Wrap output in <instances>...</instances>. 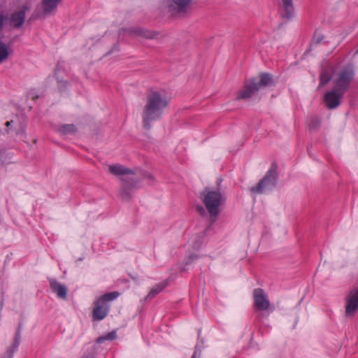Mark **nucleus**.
<instances>
[{
    "label": "nucleus",
    "instance_id": "nucleus-1",
    "mask_svg": "<svg viewBox=\"0 0 358 358\" xmlns=\"http://www.w3.org/2000/svg\"><path fill=\"white\" fill-rule=\"evenodd\" d=\"M170 97L164 90H151L146 95L145 104L142 111L143 127L146 130L152 128V122L161 119L170 103Z\"/></svg>",
    "mask_w": 358,
    "mask_h": 358
},
{
    "label": "nucleus",
    "instance_id": "nucleus-2",
    "mask_svg": "<svg viewBox=\"0 0 358 358\" xmlns=\"http://www.w3.org/2000/svg\"><path fill=\"white\" fill-rule=\"evenodd\" d=\"M201 198L212 221L215 222L217 216L220 214V206L225 201L224 195L218 189L206 188L201 194Z\"/></svg>",
    "mask_w": 358,
    "mask_h": 358
},
{
    "label": "nucleus",
    "instance_id": "nucleus-3",
    "mask_svg": "<svg viewBox=\"0 0 358 358\" xmlns=\"http://www.w3.org/2000/svg\"><path fill=\"white\" fill-rule=\"evenodd\" d=\"M271 82V76L267 73H261L258 76L245 80L243 88L239 91L237 99L250 98L255 92L268 86Z\"/></svg>",
    "mask_w": 358,
    "mask_h": 358
},
{
    "label": "nucleus",
    "instance_id": "nucleus-4",
    "mask_svg": "<svg viewBox=\"0 0 358 358\" xmlns=\"http://www.w3.org/2000/svg\"><path fill=\"white\" fill-rule=\"evenodd\" d=\"M354 78V69L350 65L339 70L334 77V87L336 90L345 93Z\"/></svg>",
    "mask_w": 358,
    "mask_h": 358
},
{
    "label": "nucleus",
    "instance_id": "nucleus-5",
    "mask_svg": "<svg viewBox=\"0 0 358 358\" xmlns=\"http://www.w3.org/2000/svg\"><path fill=\"white\" fill-rule=\"evenodd\" d=\"M109 171L113 175L123 176L122 180L124 181V184L121 192V196L124 200H128L130 198V194L129 192L130 189V185L127 181L129 180L133 181L134 180V175L133 172L130 169L119 164L110 166Z\"/></svg>",
    "mask_w": 358,
    "mask_h": 358
},
{
    "label": "nucleus",
    "instance_id": "nucleus-6",
    "mask_svg": "<svg viewBox=\"0 0 358 358\" xmlns=\"http://www.w3.org/2000/svg\"><path fill=\"white\" fill-rule=\"evenodd\" d=\"M118 296V292H110L104 294L94 302L93 310V320H101L106 317L108 313L109 306L108 303Z\"/></svg>",
    "mask_w": 358,
    "mask_h": 358
},
{
    "label": "nucleus",
    "instance_id": "nucleus-7",
    "mask_svg": "<svg viewBox=\"0 0 358 358\" xmlns=\"http://www.w3.org/2000/svg\"><path fill=\"white\" fill-rule=\"evenodd\" d=\"M277 182L276 167L272 166L266 175L256 187L251 188V192L257 194H262L273 187Z\"/></svg>",
    "mask_w": 358,
    "mask_h": 358
},
{
    "label": "nucleus",
    "instance_id": "nucleus-8",
    "mask_svg": "<svg viewBox=\"0 0 358 358\" xmlns=\"http://www.w3.org/2000/svg\"><path fill=\"white\" fill-rule=\"evenodd\" d=\"M343 95L344 93L336 90L334 88L327 92L324 95V101L326 106L329 109H334L337 108L341 104V100Z\"/></svg>",
    "mask_w": 358,
    "mask_h": 358
},
{
    "label": "nucleus",
    "instance_id": "nucleus-9",
    "mask_svg": "<svg viewBox=\"0 0 358 358\" xmlns=\"http://www.w3.org/2000/svg\"><path fill=\"white\" fill-rule=\"evenodd\" d=\"M358 310V292H349L345 297V315L352 317Z\"/></svg>",
    "mask_w": 358,
    "mask_h": 358
},
{
    "label": "nucleus",
    "instance_id": "nucleus-10",
    "mask_svg": "<svg viewBox=\"0 0 358 358\" xmlns=\"http://www.w3.org/2000/svg\"><path fill=\"white\" fill-rule=\"evenodd\" d=\"M293 0H281V15L283 18L290 19L294 16Z\"/></svg>",
    "mask_w": 358,
    "mask_h": 358
},
{
    "label": "nucleus",
    "instance_id": "nucleus-11",
    "mask_svg": "<svg viewBox=\"0 0 358 358\" xmlns=\"http://www.w3.org/2000/svg\"><path fill=\"white\" fill-rule=\"evenodd\" d=\"M255 305L257 309L259 310H268L270 306V303L267 299V297L263 292H259L255 294Z\"/></svg>",
    "mask_w": 358,
    "mask_h": 358
},
{
    "label": "nucleus",
    "instance_id": "nucleus-12",
    "mask_svg": "<svg viewBox=\"0 0 358 358\" xmlns=\"http://www.w3.org/2000/svg\"><path fill=\"white\" fill-rule=\"evenodd\" d=\"M62 0H43V14L45 15H52L56 12L57 6Z\"/></svg>",
    "mask_w": 358,
    "mask_h": 358
},
{
    "label": "nucleus",
    "instance_id": "nucleus-13",
    "mask_svg": "<svg viewBox=\"0 0 358 358\" xmlns=\"http://www.w3.org/2000/svg\"><path fill=\"white\" fill-rule=\"evenodd\" d=\"M334 72V67L331 65L324 66L320 73V86L327 85L332 78Z\"/></svg>",
    "mask_w": 358,
    "mask_h": 358
},
{
    "label": "nucleus",
    "instance_id": "nucleus-14",
    "mask_svg": "<svg viewBox=\"0 0 358 358\" xmlns=\"http://www.w3.org/2000/svg\"><path fill=\"white\" fill-rule=\"evenodd\" d=\"M27 8H24L18 12L14 13L10 17V24L16 28L20 27L25 19V11Z\"/></svg>",
    "mask_w": 358,
    "mask_h": 358
},
{
    "label": "nucleus",
    "instance_id": "nucleus-15",
    "mask_svg": "<svg viewBox=\"0 0 358 358\" xmlns=\"http://www.w3.org/2000/svg\"><path fill=\"white\" fill-rule=\"evenodd\" d=\"M193 0H172L171 8L178 13H185Z\"/></svg>",
    "mask_w": 358,
    "mask_h": 358
},
{
    "label": "nucleus",
    "instance_id": "nucleus-16",
    "mask_svg": "<svg viewBox=\"0 0 358 358\" xmlns=\"http://www.w3.org/2000/svg\"><path fill=\"white\" fill-rule=\"evenodd\" d=\"M10 52L9 47L5 43L0 41V64L7 60Z\"/></svg>",
    "mask_w": 358,
    "mask_h": 358
},
{
    "label": "nucleus",
    "instance_id": "nucleus-17",
    "mask_svg": "<svg viewBox=\"0 0 358 358\" xmlns=\"http://www.w3.org/2000/svg\"><path fill=\"white\" fill-rule=\"evenodd\" d=\"M130 31H131V34H135L136 36H143L146 38H152V35L151 34V33H150L147 30H144L142 29H138V28L134 29H131Z\"/></svg>",
    "mask_w": 358,
    "mask_h": 358
},
{
    "label": "nucleus",
    "instance_id": "nucleus-18",
    "mask_svg": "<svg viewBox=\"0 0 358 358\" xmlns=\"http://www.w3.org/2000/svg\"><path fill=\"white\" fill-rule=\"evenodd\" d=\"M117 338V333L115 331H113L107 334L101 336L97 338V342L101 343L105 341H113Z\"/></svg>",
    "mask_w": 358,
    "mask_h": 358
},
{
    "label": "nucleus",
    "instance_id": "nucleus-19",
    "mask_svg": "<svg viewBox=\"0 0 358 358\" xmlns=\"http://www.w3.org/2000/svg\"><path fill=\"white\" fill-rule=\"evenodd\" d=\"M50 287L53 291H66V289L64 285L59 283L55 280L50 281Z\"/></svg>",
    "mask_w": 358,
    "mask_h": 358
},
{
    "label": "nucleus",
    "instance_id": "nucleus-20",
    "mask_svg": "<svg viewBox=\"0 0 358 358\" xmlns=\"http://www.w3.org/2000/svg\"><path fill=\"white\" fill-rule=\"evenodd\" d=\"M60 131L63 134L74 133L76 129L73 124H64L61 127Z\"/></svg>",
    "mask_w": 358,
    "mask_h": 358
},
{
    "label": "nucleus",
    "instance_id": "nucleus-21",
    "mask_svg": "<svg viewBox=\"0 0 358 358\" xmlns=\"http://www.w3.org/2000/svg\"><path fill=\"white\" fill-rule=\"evenodd\" d=\"M199 257L198 255L192 254L190 255L187 260L186 265L190 264L192 262H193L194 259H197Z\"/></svg>",
    "mask_w": 358,
    "mask_h": 358
},
{
    "label": "nucleus",
    "instance_id": "nucleus-22",
    "mask_svg": "<svg viewBox=\"0 0 358 358\" xmlns=\"http://www.w3.org/2000/svg\"><path fill=\"white\" fill-rule=\"evenodd\" d=\"M167 285H168V281L165 280L163 282H162L156 289H152L151 291H157V289H164Z\"/></svg>",
    "mask_w": 358,
    "mask_h": 358
},
{
    "label": "nucleus",
    "instance_id": "nucleus-23",
    "mask_svg": "<svg viewBox=\"0 0 358 358\" xmlns=\"http://www.w3.org/2000/svg\"><path fill=\"white\" fill-rule=\"evenodd\" d=\"M66 293L67 292H57V296L60 299H65L66 298Z\"/></svg>",
    "mask_w": 358,
    "mask_h": 358
},
{
    "label": "nucleus",
    "instance_id": "nucleus-24",
    "mask_svg": "<svg viewBox=\"0 0 358 358\" xmlns=\"http://www.w3.org/2000/svg\"><path fill=\"white\" fill-rule=\"evenodd\" d=\"M27 96L33 100H36L38 97V96H35L31 92H29Z\"/></svg>",
    "mask_w": 358,
    "mask_h": 358
},
{
    "label": "nucleus",
    "instance_id": "nucleus-25",
    "mask_svg": "<svg viewBox=\"0 0 358 358\" xmlns=\"http://www.w3.org/2000/svg\"><path fill=\"white\" fill-rule=\"evenodd\" d=\"M322 39V38H316V35L314 36V38H313V40L314 41H316L317 43H319L321 40Z\"/></svg>",
    "mask_w": 358,
    "mask_h": 358
},
{
    "label": "nucleus",
    "instance_id": "nucleus-26",
    "mask_svg": "<svg viewBox=\"0 0 358 358\" xmlns=\"http://www.w3.org/2000/svg\"><path fill=\"white\" fill-rule=\"evenodd\" d=\"M3 22V17L2 16H1L0 17V29H1Z\"/></svg>",
    "mask_w": 358,
    "mask_h": 358
},
{
    "label": "nucleus",
    "instance_id": "nucleus-27",
    "mask_svg": "<svg viewBox=\"0 0 358 358\" xmlns=\"http://www.w3.org/2000/svg\"><path fill=\"white\" fill-rule=\"evenodd\" d=\"M255 291L260 292V291H262V289H255Z\"/></svg>",
    "mask_w": 358,
    "mask_h": 358
},
{
    "label": "nucleus",
    "instance_id": "nucleus-28",
    "mask_svg": "<svg viewBox=\"0 0 358 358\" xmlns=\"http://www.w3.org/2000/svg\"><path fill=\"white\" fill-rule=\"evenodd\" d=\"M7 126H10V122H6Z\"/></svg>",
    "mask_w": 358,
    "mask_h": 358
},
{
    "label": "nucleus",
    "instance_id": "nucleus-29",
    "mask_svg": "<svg viewBox=\"0 0 358 358\" xmlns=\"http://www.w3.org/2000/svg\"><path fill=\"white\" fill-rule=\"evenodd\" d=\"M136 182H132V183H131V186H134V184H136Z\"/></svg>",
    "mask_w": 358,
    "mask_h": 358
},
{
    "label": "nucleus",
    "instance_id": "nucleus-30",
    "mask_svg": "<svg viewBox=\"0 0 358 358\" xmlns=\"http://www.w3.org/2000/svg\"><path fill=\"white\" fill-rule=\"evenodd\" d=\"M355 54H358V50L355 52Z\"/></svg>",
    "mask_w": 358,
    "mask_h": 358
},
{
    "label": "nucleus",
    "instance_id": "nucleus-31",
    "mask_svg": "<svg viewBox=\"0 0 358 358\" xmlns=\"http://www.w3.org/2000/svg\"><path fill=\"white\" fill-rule=\"evenodd\" d=\"M192 358H195V355H194Z\"/></svg>",
    "mask_w": 358,
    "mask_h": 358
},
{
    "label": "nucleus",
    "instance_id": "nucleus-32",
    "mask_svg": "<svg viewBox=\"0 0 358 358\" xmlns=\"http://www.w3.org/2000/svg\"><path fill=\"white\" fill-rule=\"evenodd\" d=\"M356 291H358V289H357Z\"/></svg>",
    "mask_w": 358,
    "mask_h": 358
},
{
    "label": "nucleus",
    "instance_id": "nucleus-33",
    "mask_svg": "<svg viewBox=\"0 0 358 358\" xmlns=\"http://www.w3.org/2000/svg\"><path fill=\"white\" fill-rule=\"evenodd\" d=\"M9 358H11V357H9Z\"/></svg>",
    "mask_w": 358,
    "mask_h": 358
}]
</instances>
